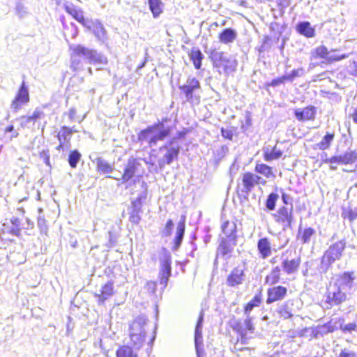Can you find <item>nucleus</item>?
Returning <instances> with one entry per match:
<instances>
[{
    "instance_id": "a18cd8bd",
    "label": "nucleus",
    "mask_w": 357,
    "mask_h": 357,
    "mask_svg": "<svg viewBox=\"0 0 357 357\" xmlns=\"http://www.w3.org/2000/svg\"><path fill=\"white\" fill-rule=\"evenodd\" d=\"M339 50L337 49H333L330 50L329 55L328 57L327 62L333 63L336 61H339L343 60L348 57V54H340Z\"/></svg>"
},
{
    "instance_id": "a19ab883",
    "label": "nucleus",
    "mask_w": 357,
    "mask_h": 357,
    "mask_svg": "<svg viewBox=\"0 0 357 357\" xmlns=\"http://www.w3.org/2000/svg\"><path fill=\"white\" fill-rule=\"evenodd\" d=\"M171 264H172L171 256L165 250V253H164L162 257L160 259V271L172 273Z\"/></svg>"
},
{
    "instance_id": "1a4fd4ad",
    "label": "nucleus",
    "mask_w": 357,
    "mask_h": 357,
    "mask_svg": "<svg viewBox=\"0 0 357 357\" xmlns=\"http://www.w3.org/2000/svg\"><path fill=\"white\" fill-rule=\"evenodd\" d=\"M347 294L345 291L334 284L327 289L326 303L330 305H339L346 301Z\"/></svg>"
},
{
    "instance_id": "e2e57ef3",
    "label": "nucleus",
    "mask_w": 357,
    "mask_h": 357,
    "mask_svg": "<svg viewBox=\"0 0 357 357\" xmlns=\"http://www.w3.org/2000/svg\"><path fill=\"white\" fill-rule=\"evenodd\" d=\"M38 227L40 228L42 232H45L47 229L46 225V220L43 216L39 215L38 218Z\"/></svg>"
},
{
    "instance_id": "72a5a7b5",
    "label": "nucleus",
    "mask_w": 357,
    "mask_h": 357,
    "mask_svg": "<svg viewBox=\"0 0 357 357\" xmlns=\"http://www.w3.org/2000/svg\"><path fill=\"white\" fill-rule=\"evenodd\" d=\"M73 135V128L62 126L61 130L57 135V138L59 142H63L70 146V139Z\"/></svg>"
},
{
    "instance_id": "a878e982",
    "label": "nucleus",
    "mask_w": 357,
    "mask_h": 357,
    "mask_svg": "<svg viewBox=\"0 0 357 357\" xmlns=\"http://www.w3.org/2000/svg\"><path fill=\"white\" fill-rule=\"evenodd\" d=\"M222 232L225 236L222 238H229L230 241H234L236 238V225L234 221H225L222 225Z\"/></svg>"
},
{
    "instance_id": "f03ea898",
    "label": "nucleus",
    "mask_w": 357,
    "mask_h": 357,
    "mask_svg": "<svg viewBox=\"0 0 357 357\" xmlns=\"http://www.w3.org/2000/svg\"><path fill=\"white\" fill-rule=\"evenodd\" d=\"M73 54L71 55L70 68L73 70H79L82 67V62L90 64H106L107 59L103 54L96 50L86 48L80 45L71 47Z\"/></svg>"
},
{
    "instance_id": "bf43d9fd",
    "label": "nucleus",
    "mask_w": 357,
    "mask_h": 357,
    "mask_svg": "<svg viewBox=\"0 0 357 357\" xmlns=\"http://www.w3.org/2000/svg\"><path fill=\"white\" fill-rule=\"evenodd\" d=\"M108 243H107V246L109 248L114 247L117 242V236L112 231L108 232Z\"/></svg>"
},
{
    "instance_id": "79ce46f5",
    "label": "nucleus",
    "mask_w": 357,
    "mask_h": 357,
    "mask_svg": "<svg viewBox=\"0 0 357 357\" xmlns=\"http://www.w3.org/2000/svg\"><path fill=\"white\" fill-rule=\"evenodd\" d=\"M229 152V147L227 145H222L217 149L213 153V160L216 165L227 155Z\"/></svg>"
},
{
    "instance_id": "09e8293b",
    "label": "nucleus",
    "mask_w": 357,
    "mask_h": 357,
    "mask_svg": "<svg viewBox=\"0 0 357 357\" xmlns=\"http://www.w3.org/2000/svg\"><path fill=\"white\" fill-rule=\"evenodd\" d=\"M255 171L267 178L272 175V168L265 164H257Z\"/></svg>"
},
{
    "instance_id": "7c9ffc66",
    "label": "nucleus",
    "mask_w": 357,
    "mask_h": 357,
    "mask_svg": "<svg viewBox=\"0 0 357 357\" xmlns=\"http://www.w3.org/2000/svg\"><path fill=\"white\" fill-rule=\"evenodd\" d=\"M96 168L97 171L102 174H111L114 169L113 164L109 163L102 158H98L96 159Z\"/></svg>"
},
{
    "instance_id": "680f3d73",
    "label": "nucleus",
    "mask_w": 357,
    "mask_h": 357,
    "mask_svg": "<svg viewBox=\"0 0 357 357\" xmlns=\"http://www.w3.org/2000/svg\"><path fill=\"white\" fill-rule=\"evenodd\" d=\"M142 206V197H138L135 200H133L131 203L132 210H134V211H141Z\"/></svg>"
},
{
    "instance_id": "052dcab7",
    "label": "nucleus",
    "mask_w": 357,
    "mask_h": 357,
    "mask_svg": "<svg viewBox=\"0 0 357 357\" xmlns=\"http://www.w3.org/2000/svg\"><path fill=\"white\" fill-rule=\"evenodd\" d=\"M221 135L229 140H232L234 137V130L231 129L221 128Z\"/></svg>"
},
{
    "instance_id": "de8ad7c7",
    "label": "nucleus",
    "mask_w": 357,
    "mask_h": 357,
    "mask_svg": "<svg viewBox=\"0 0 357 357\" xmlns=\"http://www.w3.org/2000/svg\"><path fill=\"white\" fill-rule=\"evenodd\" d=\"M81 158L80 153L77 151H73L70 152L68 156V163L72 168H75Z\"/></svg>"
},
{
    "instance_id": "37998d69",
    "label": "nucleus",
    "mask_w": 357,
    "mask_h": 357,
    "mask_svg": "<svg viewBox=\"0 0 357 357\" xmlns=\"http://www.w3.org/2000/svg\"><path fill=\"white\" fill-rule=\"evenodd\" d=\"M261 302V296L260 294L255 295L253 298L247 303L245 307V314H250L254 307L259 306Z\"/></svg>"
},
{
    "instance_id": "49530a36",
    "label": "nucleus",
    "mask_w": 357,
    "mask_h": 357,
    "mask_svg": "<svg viewBox=\"0 0 357 357\" xmlns=\"http://www.w3.org/2000/svg\"><path fill=\"white\" fill-rule=\"evenodd\" d=\"M279 199V195L277 193L271 192L268 195L265 206L268 211H273L275 208L276 202Z\"/></svg>"
},
{
    "instance_id": "864d4df0",
    "label": "nucleus",
    "mask_w": 357,
    "mask_h": 357,
    "mask_svg": "<svg viewBox=\"0 0 357 357\" xmlns=\"http://www.w3.org/2000/svg\"><path fill=\"white\" fill-rule=\"evenodd\" d=\"M16 13L20 17H24L26 13L27 10L26 7L21 3H17L15 8Z\"/></svg>"
},
{
    "instance_id": "6ab92c4d",
    "label": "nucleus",
    "mask_w": 357,
    "mask_h": 357,
    "mask_svg": "<svg viewBox=\"0 0 357 357\" xmlns=\"http://www.w3.org/2000/svg\"><path fill=\"white\" fill-rule=\"evenodd\" d=\"M185 217L184 215H182L180 221L178 222L176 226V231L175 237L173 241V246L172 248V250L176 251L180 248L185 234Z\"/></svg>"
},
{
    "instance_id": "dca6fc26",
    "label": "nucleus",
    "mask_w": 357,
    "mask_h": 357,
    "mask_svg": "<svg viewBox=\"0 0 357 357\" xmlns=\"http://www.w3.org/2000/svg\"><path fill=\"white\" fill-rule=\"evenodd\" d=\"M137 165L138 163L136 162L135 159H129L124 169L123 174H121L120 173L121 178L111 176H108L107 177L116 180H121L122 183H125L130 181L135 176V174L137 168Z\"/></svg>"
},
{
    "instance_id": "412c9836",
    "label": "nucleus",
    "mask_w": 357,
    "mask_h": 357,
    "mask_svg": "<svg viewBox=\"0 0 357 357\" xmlns=\"http://www.w3.org/2000/svg\"><path fill=\"white\" fill-rule=\"evenodd\" d=\"M295 301L288 300L281 305L278 308V313L281 317L284 319H291L293 317L298 310L294 307Z\"/></svg>"
},
{
    "instance_id": "b1692460",
    "label": "nucleus",
    "mask_w": 357,
    "mask_h": 357,
    "mask_svg": "<svg viewBox=\"0 0 357 357\" xmlns=\"http://www.w3.org/2000/svg\"><path fill=\"white\" fill-rule=\"evenodd\" d=\"M45 116V113L39 108H36L31 116H22L20 117V125L22 128H29V124H33L38 120Z\"/></svg>"
},
{
    "instance_id": "c9c22d12",
    "label": "nucleus",
    "mask_w": 357,
    "mask_h": 357,
    "mask_svg": "<svg viewBox=\"0 0 357 357\" xmlns=\"http://www.w3.org/2000/svg\"><path fill=\"white\" fill-rule=\"evenodd\" d=\"M282 155V152L278 149L275 146L272 149H269L268 147H266L264 149V160L266 161H271L280 158Z\"/></svg>"
},
{
    "instance_id": "4468645a",
    "label": "nucleus",
    "mask_w": 357,
    "mask_h": 357,
    "mask_svg": "<svg viewBox=\"0 0 357 357\" xmlns=\"http://www.w3.org/2000/svg\"><path fill=\"white\" fill-rule=\"evenodd\" d=\"M355 280L354 272H344L337 276L335 284L340 287V289L349 293L354 287V282Z\"/></svg>"
},
{
    "instance_id": "473e14b6",
    "label": "nucleus",
    "mask_w": 357,
    "mask_h": 357,
    "mask_svg": "<svg viewBox=\"0 0 357 357\" xmlns=\"http://www.w3.org/2000/svg\"><path fill=\"white\" fill-rule=\"evenodd\" d=\"M190 60L192 61L196 69L201 68L204 55L198 48H192L189 54Z\"/></svg>"
},
{
    "instance_id": "6e6d98bb",
    "label": "nucleus",
    "mask_w": 357,
    "mask_h": 357,
    "mask_svg": "<svg viewBox=\"0 0 357 357\" xmlns=\"http://www.w3.org/2000/svg\"><path fill=\"white\" fill-rule=\"evenodd\" d=\"M141 211L132 210L130 215V221L134 224H138L141 220L139 213Z\"/></svg>"
},
{
    "instance_id": "4d7b16f0",
    "label": "nucleus",
    "mask_w": 357,
    "mask_h": 357,
    "mask_svg": "<svg viewBox=\"0 0 357 357\" xmlns=\"http://www.w3.org/2000/svg\"><path fill=\"white\" fill-rule=\"evenodd\" d=\"M10 223L12 224V225L13 226V228L12 229V231L13 234H15V230L17 231H20V220L17 217H12L10 218Z\"/></svg>"
},
{
    "instance_id": "338daca9",
    "label": "nucleus",
    "mask_w": 357,
    "mask_h": 357,
    "mask_svg": "<svg viewBox=\"0 0 357 357\" xmlns=\"http://www.w3.org/2000/svg\"><path fill=\"white\" fill-rule=\"evenodd\" d=\"M341 329L342 331L344 332H352L354 331H356V328H357V326L356 324L354 323H349L348 324H346L344 326H340Z\"/></svg>"
},
{
    "instance_id": "9b49d317",
    "label": "nucleus",
    "mask_w": 357,
    "mask_h": 357,
    "mask_svg": "<svg viewBox=\"0 0 357 357\" xmlns=\"http://www.w3.org/2000/svg\"><path fill=\"white\" fill-rule=\"evenodd\" d=\"M203 322L204 312L201 311L195 330V344L197 357H202L204 354L202 337Z\"/></svg>"
},
{
    "instance_id": "f704fd0d",
    "label": "nucleus",
    "mask_w": 357,
    "mask_h": 357,
    "mask_svg": "<svg viewBox=\"0 0 357 357\" xmlns=\"http://www.w3.org/2000/svg\"><path fill=\"white\" fill-rule=\"evenodd\" d=\"M334 138V132H326L321 141L316 144L317 148L321 151L328 149L331 147Z\"/></svg>"
},
{
    "instance_id": "ea45409f",
    "label": "nucleus",
    "mask_w": 357,
    "mask_h": 357,
    "mask_svg": "<svg viewBox=\"0 0 357 357\" xmlns=\"http://www.w3.org/2000/svg\"><path fill=\"white\" fill-rule=\"evenodd\" d=\"M336 328L337 326L335 324L333 323L332 321H330L321 326H317L316 333L317 334L324 335L329 333L333 332Z\"/></svg>"
},
{
    "instance_id": "f8f14e48",
    "label": "nucleus",
    "mask_w": 357,
    "mask_h": 357,
    "mask_svg": "<svg viewBox=\"0 0 357 357\" xmlns=\"http://www.w3.org/2000/svg\"><path fill=\"white\" fill-rule=\"evenodd\" d=\"M29 101V93L28 87L26 86L24 82H23L14 100L10 104V107L15 112H17L23 105L26 104Z\"/></svg>"
},
{
    "instance_id": "58836bf2",
    "label": "nucleus",
    "mask_w": 357,
    "mask_h": 357,
    "mask_svg": "<svg viewBox=\"0 0 357 357\" xmlns=\"http://www.w3.org/2000/svg\"><path fill=\"white\" fill-rule=\"evenodd\" d=\"M149 6L154 18L162 13L163 3L161 0H149Z\"/></svg>"
},
{
    "instance_id": "9d476101",
    "label": "nucleus",
    "mask_w": 357,
    "mask_h": 357,
    "mask_svg": "<svg viewBox=\"0 0 357 357\" xmlns=\"http://www.w3.org/2000/svg\"><path fill=\"white\" fill-rule=\"evenodd\" d=\"M264 183L265 181L259 176L250 172H246L243 175L242 186L240 190L242 193L248 195L256 185Z\"/></svg>"
},
{
    "instance_id": "e433bc0d",
    "label": "nucleus",
    "mask_w": 357,
    "mask_h": 357,
    "mask_svg": "<svg viewBox=\"0 0 357 357\" xmlns=\"http://www.w3.org/2000/svg\"><path fill=\"white\" fill-rule=\"evenodd\" d=\"M281 269L279 266L274 267L269 275L265 278V283L269 285H273L278 283L280 278Z\"/></svg>"
},
{
    "instance_id": "393cba45",
    "label": "nucleus",
    "mask_w": 357,
    "mask_h": 357,
    "mask_svg": "<svg viewBox=\"0 0 357 357\" xmlns=\"http://www.w3.org/2000/svg\"><path fill=\"white\" fill-rule=\"evenodd\" d=\"M236 245V238L234 241H230L229 238H222L218 248L217 253L218 255H221L222 256H226L230 254L234 248V247Z\"/></svg>"
},
{
    "instance_id": "c03bdc74",
    "label": "nucleus",
    "mask_w": 357,
    "mask_h": 357,
    "mask_svg": "<svg viewBox=\"0 0 357 357\" xmlns=\"http://www.w3.org/2000/svg\"><path fill=\"white\" fill-rule=\"evenodd\" d=\"M116 357H137V354L129 346H122L116 351Z\"/></svg>"
},
{
    "instance_id": "423d86ee",
    "label": "nucleus",
    "mask_w": 357,
    "mask_h": 357,
    "mask_svg": "<svg viewBox=\"0 0 357 357\" xmlns=\"http://www.w3.org/2000/svg\"><path fill=\"white\" fill-rule=\"evenodd\" d=\"M181 93L184 94L185 100L192 105L200 102L202 87L199 81L194 77H188L185 83L178 86Z\"/></svg>"
},
{
    "instance_id": "4c0bfd02",
    "label": "nucleus",
    "mask_w": 357,
    "mask_h": 357,
    "mask_svg": "<svg viewBox=\"0 0 357 357\" xmlns=\"http://www.w3.org/2000/svg\"><path fill=\"white\" fill-rule=\"evenodd\" d=\"M330 50L324 45H320L311 51V56L313 59H324L326 61Z\"/></svg>"
},
{
    "instance_id": "5701e85b",
    "label": "nucleus",
    "mask_w": 357,
    "mask_h": 357,
    "mask_svg": "<svg viewBox=\"0 0 357 357\" xmlns=\"http://www.w3.org/2000/svg\"><path fill=\"white\" fill-rule=\"evenodd\" d=\"M114 294V287L112 282H108L105 284L100 289V293L95 294V297L98 298L99 305H102L109 299Z\"/></svg>"
},
{
    "instance_id": "0e129e2a",
    "label": "nucleus",
    "mask_w": 357,
    "mask_h": 357,
    "mask_svg": "<svg viewBox=\"0 0 357 357\" xmlns=\"http://www.w3.org/2000/svg\"><path fill=\"white\" fill-rule=\"evenodd\" d=\"M342 217L344 218V219H349L350 221H352L351 220V208L349 207V206H342Z\"/></svg>"
},
{
    "instance_id": "4be33fe9",
    "label": "nucleus",
    "mask_w": 357,
    "mask_h": 357,
    "mask_svg": "<svg viewBox=\"0 0 357 357\" xmlns=\"http://www.w3.org/2000/svg\"><path fill=\"white\" fill-rule=\"evenodd\" d=\"M89 22H91L89 26H85V27L93 31L95 36L102 42H104L107 37H106V31L103 26V25L98 21V20H89Z\"/></svg>"
},
{
    "instance_id": "a211bd4d",
    "label": "nucleus",
    "mask_w": 357,
    "mask_h": 357,
    "mask_svg": "<svg viewBox=\"0 0 357 357\" xmlns=\"http://www.w3.org/2000/svg\"><path fill=\"white\" fill-rule=\"evenodd\" d=\"M317 114V109L314 106H307L303 109H296L294 116L299 121L314 120Z\"/></svg>"
},
{
    "instance_id": "bb28decb",
    "label": "nucleus",
    "mask_w": 357,
    "mask_h": 357,
    "mask_svg": "<svg viewBox=\"0 0 357 357\" xmlns=\"http://www.w3.org/2000/svg\"><path fill=\"white\" fill-rule=\"evenodd\" d=\"M300 264V257L294 258L291 260L284 259L282 262V268L287 275H291L298 271Z\"/></svg>"
},
{
    "instance_id": "f257e3e1",
    "label": "nucleus",
    "mask_w": 357,
    "mask_h": 357,
    "mask_svg": "<svg viewBox=\"0 0 357 357\" xmlns=\"http://www.w3.org/2000/svg\"><path fill=\"white\" fill-rule=\"evenodd\" d=\"M167 121V118L162 119L142 130L137 135L138 141L140 143L146 142L149 147L154 146L158 142L163 141L172 132V128L165 126Z\"/></svg>"
},
{
    "instance_id": "7ed1b4c3",
    "label": "nucleus",
    "mask_w": 357,
    "mask_h": 357,
    "mask_svg": "<svg viewBox=\"0 0 357 357\" xmlns=\"http://www.w3.org/2000/svg\"><path fill=\"white\" fill-rule=\"evenodd\" d=\"M346 246V240L342 239L331 244L328 248L321 258V263L319 267L320 273H326L331 268L332 264L342 258Z\"/></svg>"
},
{
    "instance_id": "ddd939ff",
    "label": "nucleus",
    "mask_w": 357,
    "mask_h": 357,
    "mask_svg": "<svg viewBox=\"0 0 357 357\" xmlns=\"http://www.w3.org/2000/svg\"><path fill=\"white\" fill-rule=\"evenodd\" d=\"M323 161L326 164H337L340 165L354 164L356 162L354 151H346L343 154L333 155L330 158L323 160Z\"/></svg>"
},
{
    "instance_id": "5fc2aeb1",
    "label": "nucleus",
    "mask_w": 357,
    "mask_h": 357,
    "mask_svg": "<svg viewBox=\"0 0 357 357\" xmlns=\"http://www.w3.org/2000/svg\"><path fill=\"white\" fill-rule=\"evenodd\" d=\"M245 315H246V318L243 322L245 330L248 331L250 332H253L255 328L252 323V319H251L250 314H245Z\"/></svg>"
},
{
    "instance_id": "2f4dec72",
    "label": "nucleus",
    "mask_w": 357,
    "mask_h": 357,
    "mask_svg": "<svg viewBox=\"0 0 357 357\" xmlns=\"http://www.w3.org/2000/svg\"><path fill=\"white\" fill-rule=\"evenodd\" d=\"M315 234V230L312 227H307L302 230L300 227L298 229V239L300 240L303 244H307L310 242Z\"/></svg>"
},
{
    "instance_id": "774afa93",
    "label": "nucleus",
    "mask_w": 357,
    "mask_h": 357,
    "mask_svg": "<svg viewBox=\"0 0 357 357\" xmlns=\"http://www.w3.org/2000/svg\"><path fill=\"white\" fill-rule=\"evenodd\" d=\"M156 282L153 281H149L146 282V288L148 290V291L151 293H155L156 290Z\"/></svg>"
},
{
    "instance_id": "69168bd1",
    "label": "nucleus",
    "mask_w": 357,
    "mask_h": 357,
    "mask_svg": "<svg viewBox=\"0 0 357 357\" xmlns=\"http://www.w3.org/2000/svg\"><path fill=\"white\" fill-rule=\"evenodd\" d=\"M338 357H357V352L348 349H343L340 353Z\"/></svg>"
},
{
    "instance_id": "c85d7f7f",
    "label": "nucleus",
    "mask_w": 357,
    "mask_h": 357,
    "mask_svg": "<svg viewBox=\"0 0 357 357\" xmlns=\"http://www.w3.org/2000/svg\"><path fill=\"white\" fill-rule=\"evenodd\" d=\"M257 249L260 257L265 259L271 255V243L267 238H262L257 242Z\"/></svg>"
},
{
    "instance_id": "3c124183",
    "label": "nucleus",
    "mask_w": 357,
    "mask_h": 357,
    "mask_svg": "<svg viewBox=\"0 0 357 357\" xmlns=\"http://www.w3.org/2000/svg\"><path fill=\"white\" fill-rule=\"evenodd\" d=\"M275 1L279 9V15L282 16L285 9L289 6L291 0H275Z\"/></svg>"
},
{
    "instance_id": "cd10ccee",
    "label": "nucleus",
    "mask_w": 357,
    "mask_h": 357,
    "mask_svg": "<svg viewBox=\"0 0 357 357\" xmlns=\"http://www.w3.org/2000/svg\"><path fill=\"white\" fill-rule=\"evenodd\" d=\"M296 29L301 35L306 38H312L315 36V30L307 21L300 22L297 24Z\"/></svg>"
},
{
    "instance_id": "2eb2a0df",
    "label": "nucleus",
    "mask_w": 357,
    "mask_h": 357,
    "mask_svg": "<svg viewBox=\"0 0 357 357\" xmlns=\"http://www.w3.org/2000/svg\"><path fill=\"white\" fill-rule=\"evenodd\" d=\"M287 294V289L283 286H276L269 288L267 291L266 303L271 304L274 302L282 301Z\"/></svg>"
},
{
    "instance_id": "603ef678",
    "label": "nucleus",
    "mask_w": 357,
    "mask_h": 357,
    "mask_svg": "<svg viewBox=\"0 0 357 357\" xmlns=\"http://www.w3.org/2000/svg\"><path fill=\"white\" fill-rule=\"evenodd\" d=\"M160 282L163 285V288L166 287L167 282L169 281V278L171 275V273L165 272L160 271Z\"/></svg>"
},
{
    "instance_id": "aec40b11",
    "label": "nucleus",
    "mask_w": 357,
    "mask_h": 357,
    "mask_svg": "<svg viewBox=\"0 0 357 357\" xmlns=\"http://www.w3.org/2000/svg\"><path fill=\"white\" fill-rule=\"evenodd\" d=\"M244 270L240 267L234 268L227 276V284L229 287H236L241 284L244 280Z\"/></svg>"
},
{
    "instance_id": "39448f33",
    "label": "nucleus",
    "mask_w": 357,
    "mask_h": 357,
    "mask_svg": "<svg viewBox=\"0 0 357 357\" xmlns=\"http://www.w3.org/2000/svg\"><path fill=\"white\" fill-rule=\"evenodd\" d=\"M181 149V145L176 142V137H172L160 146L159 152L163 153V155L158 161L160 168L163 169L166 165H169L177 160Z\"/></svg>"
},
{
    "instance_id": "13d9d810",
    "label": "nucleus",
    "mask_w": 357,
    "mask_h": 357,
    "mask_svg": "<svg viewBox=\"0 0 357 357\" xmlns=\"http://www.w3.org/2000/svg\"><path fill=\"white\" fill-rule=\"evenodd\" d=\"M282 200L283 204L286 205L285 206H289V207H292V208L294 209L293 199L289 195L282 192Z\"/></svg>"
},
{
    "instance_id": "f3484780",
    "label": "nucleus",
    "mask_w": 357,
    "mask_h": 357,
    "mask_svg": "<svg viewBox=\"0 0 357 357\" xmlns=\"http://www.w3.org/2000/svg\"><path fill=\"white\" fill-rule=\"evenodd\" d=\"M64 9L66 13L70 15L75 20L79 22L83 26H89L91 23L90 19L85 18L83 11L75 6L73 3H66L64 5Z\"/></svg>"
},
{
    "instance_id": "6e6552de",
    "label": "nucleus",
    "mask_w": 357,
    "mask_h": 357,
    "mask_svg": "<svg viewBox=\"0 0 357 357\" xmlns=\"http://www.w3.org/2000/svg\"><path fill=\"white\" fill-rule=\"evenodd\" d=\"M293 211L292 207L282 206L278 208L275 213L273 214L275 221L282 226L284 231L292 228Z\"/></svg>"
},
{
    "instance_id": "0eeeda50",
    "label": "nucleus",
    "mask_w": 357,
    "mask_h": 357,
    "mask_svg": "<svg viewBox=\"0 0 357 357\" xmlns=\"http://www.w3.org/2000/svg\"><path fill=\"white\" fill-rule=\"evenodd\" d=\"M213 66L217 68H222L225 74H229L235 70L236 62L229 58L224 52L212 50L210 54Z\"/></svg>"
},
{
    "instance_id": "c756f323",
    "label": "nucleus",
    "mask_w": 357,
    "mask_h": 357,
    "mask_svg": "<svg viewBox=\"0 0 357 357\" xmlns=\"http://www.w3.org/2000/svg\"><path fill=\"white\" fill-rule=\"evenodd\" d=\"M236 37V31L231 28H226L219 34V40L224 44L233 43Z\"/></svg>"
},
{
    "instance_id": "20e7f679",
    "label": "nucleus",
    "mask_w": 357,
    "mask_h": 357,
    "mask_svg": "<svg viewBox=\"0 0 357 357\" xmlns=\"http://www.w3.org/2000/svg\"><path fill=\"white\" fill-rule=\"evenodd\" d=\"M148 319L144 315L136 317L129 327V335L130 341L135 349H140L144 342L146 333V326Z\"/></svg>"
},
{
    "instance_id": "8fccbe9b",
    "label": "nucleus",
    "mask_w": 357,
    "mask_h": 357,
    "mask_svg": "<svg viewBox=\"0 0 357 357\" xmlns=\"http://www.w3.org/2000/svg\"><path fill=\"white\" fill-rule=\"evenodd\" d=\"M174 227V222L172 220H168L165 227L160 231V234L162 237H168L171 236Z\"/></svg>"
}]
</instances>
